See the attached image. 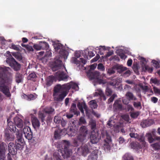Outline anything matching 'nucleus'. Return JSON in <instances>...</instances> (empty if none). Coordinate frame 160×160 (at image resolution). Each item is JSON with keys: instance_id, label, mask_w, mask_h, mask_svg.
Instances as JSON below:
<instances>
[{"instance_id": "f257e3e1", "label": "nucleus", "mask_w": 160, "mask_h": 160, "mask_svg": "<svg viewBox=\"0 0 160 160\" xmlns=\"http://www.w3.org/2000/svg\"><path fill=\"white\" fill-rule=\"evenodd\" d=\"M9 70V67H4L0 68V91L7 97H10L11 94L10 90L11 89L12 78L6 77V73Z\"/></svg>"}, {"instance_id": "f03ea898", "label": "nucleus", "mask_w": 160, "mask_h": 160, "mask_svg": "<svg viewBox=\"0 0 160 160\" xmlns=\"http://www.w3.org/2000/svg\"><path fill=\"white\" fill-rule=\"evenodd\" d=\"M78 88L76 84H70L68 83L62 85L58 84L54 88L53 96L55 101L61 102L68 94L67 92L71 88L76 89Z\"/></svg>"}, {"instance_id": "7ed1b4c3", "label": "nucleus", "mask_w": 160, "mask_h": 160, "mask_svg": "<svg viewBox=\"0 0 160 160\" xmlns=\"http://www.w3.org/2000/svg\"><path fill=\"white\" fill-rule=\"evenodd\" d=\"M6 62L15 71H17L20 69V64L18 63L11 55L7 58Z\"/></svg>"}, {"instance_id": "20e7f679", "label": "nucleus", "mask_w": 160, "mask_h": 160, "mask_svg": "<svg viewBox=\"0 0 160 160\" xmlns=\"http://www.w3.org/2000/svg\"><path fill=\"white\" fill-rule=\"evenodd\" d=\"M86 136L79 134L74 139L73 145L75 147H77L82 144L86 141Z\"/></svg>"}, {"instance_id": "39448f33", "label": "nucleus", "mask_w": 160, "mask_h": 160, "mask_svg": "<svg viewBox=\"0 0 160 160\" xmlns=\"http://www.w3.org/2000/svg\"><path fill=\"white\" fill-rule=\"evenodd\" d=\"M16 136L17 139L16 140V144H15L18 150H20L23 148L25 142L24 139L22 137L21 133L19 135H17Z\"/></svg>"}, {"instance_id": "423d86ee", "label": "nucleus", "mask_w": 160, "mask_h": 160, "mask_svg": "<svg viewBox=\"0 0 160 160\" xmlns=\"http://www.w3.org/2000/svg\"><path fill=\"white\" fill-rule=\"evenodd\" d=\"M100 138L98 132L93 130L90 137V142L92 144L97 143L99 142Z\"/></svg>"}, {"instance_id": "0eeeda50", "label": "nucleus", "mask_w": 160, "mask_h": 160, "mask_svg": "<svg viewBox=\"0 0 160 160\" xmlns=\"http://www.w3.org/2000/svg\"><path fill=\"white\" fill-rule=\"evenodd\" d=\"M8 126L9 128V129L11 132H13L14 133H16V135H19L21 133L20 132V130L17 129L16 128V125L12 122L11 121H9L8 119H7Z\"/></svg>"}, {"instance_id": "6e6552de", "label": "nucleus", "mask_w": 160, "mask_h": 160, "mask_svg": "<svg viewBox=\"0 0 160 160\" xmlns=\"http://www.w3.org/2000/svg\"><path fill=\"white\" fill-rule=\"evenodd\" d=\"M23 132L25 137L28 140H31L32 138V133L30 128L28 126H25Z\"/></svg>"}, {"instance_id": "1a4fd4ad", "label": "nucleus", "mask_w": 160, "mask_h": 160, "mask_svg": "<svg viewBox=\"0 0 160 160\" xmlns=\"http://www.w3.org/2000/svg\"><path fill=\"white\" fill-rule=\"evenodd\" d=\"M87 76L90 79H98L99 77L100 73L97 71L92 72L88 70L87 72Z\"/></svg>"}, {"instance_id": "9d476101", "label": "nucleus", "mask_w": 160, "mask_h": 160, "mask_svg": "<svg viewBox=\"0 0 160 160\" xmlns=\"http://www.w3.org/2000/svg\"><path fill=\"white\" fill-rule=\"evenodd\" d=\"M8 148L9 153L12 155H15L17 153V150L18 149L14 143L10 142L8 145Z\"/></svg>"}, {"instance_id": "9b49d317", "label": "nucleus", "mask_w": 160, "mask_h": 160, "mask_svg": "<svg viewBox=\"0 0 160 160\" xmlns=\"http://www.w3.org/2000/svg\"><path fill=\"white\" fill-rule=\"evenodd\" d=\"M55 76L59 81H66L68 76L63 72H57Z\"/></svg>"}, {"instance_id": "f8f14e48", "label": "nucleus", "mask_w": 160, "mask_h": 160, "mask_svg": "<svg viewBox=\"0 0 160 160\" xmlns=\"http://www.w3.org/2000/svg\"><path fill=\"white\" fill-rule=\"evenodd\" d=\"M131 147L139 152L142 148L145 147L144 143L141 144L137 142H132L130 143Z\"/></svg>"}, {"instance_id": "ddd939ff", "label": "nucleus", "mask_w": 160, "mask_h": 160, "mask_svg": "<svg viewBox=\"0 0 160 160\" xmlns=\"http://www.w3.org/2000/svg\"><path fill=\"white\" fill-rule=\"evenodd\" d=\"M15 124L17 127L20 128V130H21L24 126V122L22 120L18 117H16L14 118Z\"/></svg>"}, {"instance_id": "4468645a", "label": "nucleus", "mask_w": 160, "mask_h": 160, "mask_svg": "<svg viewBox=\"0 0 160 160\" xmlns=\"http://www.w3.org/2000/svg\"><path fill=\"white\" fill-rule=\"evenodd\" d=\"M54 64V67L57 69H59L62 66V62L59 56L56 57L55 58Z\"/></svg>"}, {"instance_id": "2eb2a0df", "label": "nucleus", "mask_w": 160, "mask_h": 160, "mask_svg": "<svg viewBox=\"0 0 160 160\" xmlns=\"http://www.w3.org/2000/svg\"><path fill=\"white\" fill-rule=\"evenodd\" d=\"M32 126L35 129L39 128L40 123L38 118L36 117H32L31 118Z\"/></svg>"}, {"instance_id": "dca6fc26", "label": "nucleus", "mask_w": 160, "mask_h": 160, "mask_svg": "<svg viewBox=\"0 0 160 160\" xmlns=\"http://www.w3.org/2000/svg\"><path fill=\"white\" fill-rule=\"evenodd\" d=\"M5 138L8 141H13L14 138V135L12 133H11L8 130L5 131Z\"/></svg>"}, {"instance_id": "f3484780", "label": "nucleus", "mask_w": 160, "mask_h": 160, "mask_svg": "<svg viewBox=\"0 0 160 160\" xmlns=\"http://www.w3.org/2000/svg\"><path fill=\"white\" fill-rule=\"evenodd\" d=\"M77 152H81L83 155L88 154L89 152L88 146L87 145L81 146L78 148Z\"/></svg>"}, {"instance_id": "a211bd4d", "label": "nucleus", "mask_w": 160, "mask_h": 160, "mask_svg": "<svg viewBox=\"0 0 160 160\" xmlns=\"http://www.w3.org/2000/svg\"><path fill=\"white\" fill-rule=\"evenodd\" d=\"M62 155L64 158H67L70 156L71 150L68 148H64L61 150Z\"/></svg>"}, {"instance_id": "6ab92c4d", "label": "nucleus", "mask_w": 160, "mask_h": 160, "mask_svg": "<svg viewBox=\"0 0 160 160\" xmlns=\"http://www.w3.org/2000/svg\"><path fill=\"white\" fill-rule=\"evenodd\" d=\"M24 78L23 75L22 74L19 72H17L15 76V80L16 82L18 83L22 82H23Z\"/></svg>"}, {"instance_id": "aec40b11", "label": "nucleus", "mask_w": 160, "mask_h": 160, "mask_svg": "<svg viewBox=\"0 0 160 160\" xmlns=\"http://www.w3.org/2000/svg\"><path fill=\"white\" fill-rule=\"evenodd\" d=\"M98 151L95 150L93 151L88 157V160H97L98 158Z\"/></svg>"}, {"instance_id": "412c9836", "label": "nucleus", "mask_w": 160, "mask_h": 160, "mask_svg": "<svg viewBox=\"0 0 160 160\" xmlns=\"http://www.w3.org/2000/svg\"><path fill=\"white\" fill-rule=\"evenodd\" d=\"M113 109L116 110H121L122 106L120 103V101L118 100H116L113 105Z\"/></svg>"}, {"instance_id": "4be33fe9", "label": "nucleus", "mask_w": 160, "mask_h": 160, "mask_svg": "<svg viewBox=\"0 0 160 160\" xmlns=\"http://www.w3.org/2000/svg\"><path fill=\"white\" fill-rule=\"evenodd\" d=\"M126 96L129 100H137V98L135 97L133 94L130 92H128L126 94Z\"/></svg>"}, {"instance_id": "5701e85b", "label": "nucleus", "mask_w": 160, "mask_h": 160, "mask_svg": "<svg viewBox=\"0 0 160 160\" xmlns=\"http://www.w3.org/2000/svg\"><path fill=\"white\" fill-rule=\"evenodd\" d=\"M55 50L56 52H58L59 50V52L62 50L63 45L61 43H56L53 45Z\"/></svg>"}, {"instance_id": "b1692460", "label": "nucleus", "mask_w": 160, "mask_h": 160, "mask_svg": "<svg viewBox=\"0 0 160 160\" xmlns=\"http://www.w3.org/2000/svg\"><path fill=\"white\" fill-rule=\"evenodd\" d=\"M79 132L80 134L85 135L86 136L88 134V130L86 126H82L80 128Z\"/></svg>"}, {"instance_id": "393cba45", "label": "nucleus", "mask_w": 160, "mask_h": 160, "mask_svg": "<svg viewBox=\"0 0 160 160\" xmlns=\"http://www.w3.org/2000/svg\"><path fill=\"white\" fill-rule=\"evenodd\" d=\"M54 79L53 76H49L46 79V84L48 86H50L52 83Z\"/></svg>"}, {"instance_id": "a878e982", "label": "nucleus", "mask_w": 160, "mask_h": 160, "mask_svg": "<svg viewBox=\"0 0 160 160\" xmlns=\"http://www.w3.org/2000/svg\"><path fill=\"white\" fill-rule=\"evenodd\" d=\"M41 49L48 50L49 48V45L48 43L45 42H40Z\"/></svg>"}, {"instance_id": "bb28decb", "label": "nucleus", "mask_w": 160, "mask_h": 160, "mask_svg": "<svg viewBox=\"0 0 160 160\" xmlns=\"http://www.w3.org/2000/svg\"><path fill=\"white\" fill-rule=\"evenodd\" d=\"M44 111L46 114H51L55 112V110L51 107H47L44 109Z\"/></svg>"}, {"instance_id": "cd10ccee", "label": "nucleus", "mask_w": 160, "mask_h": 160, "mask_svg": "<svg viewBox=\"0 0 160 160\" xmlns=\"http://www.w3.org/2000/svg\"><path fill=\"white\" fill-rule=\"evenodd\" d=\"M142 70L145 72H148L149 73H151L153 71V69L152 68L148 66L144 65L142 66Z\"/></svg>"}, {"instance_id": "c85d7f7f", "label": "nucleus", "mask_w": 160, "mask_h": 160, "mask_svg": "<svg viewBox=\"0 0 160 160\" xmlns=\"http://www.w3.org/2000/svg\"><path fill=\"white\" fill-rule=\"evenodd\" d=\"M46 117V113H45L40 112L38 114V118L40 119L42 125L45 124L44 121Z\"/></svg>"}, {"instance_id": "c756f323", "label": "nucleus", "mask_w": 160, "mask_h": 160, "mask_svg": "<svg viewBox=\"0 0 160 160\" xmlns=\"http://www.w3.org/2000/svg\"><path fill=\"white\" fill-rule=\"evenodd\" d=\"M115 68L118 70V72L121 73L127 69L126 67H124L122 65H116L115 66Z\"/></svg>"}, {"instance_id": "7c9ffc66", "label": "nucleus", "mask_w": 160, "mask_h": 160, "mask_svg": "<svg viewBox=\"0 0 160 160\" xmlns=\"http://www.w3.org/2000/svg\"><path fill=\"white\" fill-rule=\"evenodd\" d=\"M61 131L59 130H55L54 133V138L56 139H60L61 138Z\"/></svg>"}, {"instance_id": "2f4dec72", "label": "nucleus", "mask_w": 160, "mask_h": 160, "mask_svg": "<svg viewBox=\"0 0 160 160\" xmlns=\"http://www.w3.org/2000/svg\"><path fill=\"white\" fill-rule=\"evenodd\" d=\"M123 160H133V157L128 153H125L123 156Z\"/></svg>"}, {"instance_id": "473e14b6", "label": "nucleus", "mask_w": 160, "mask_h": 160, "mask_svg": "<svg viewBox=\"0 0 160 160\" xmlns=\"http://www.w3.org/2000/svg\"><path fill=\"white\" fill-rule=\"evenodd\" d=\"M37 76L35 72H32L30 74L28 77V79L29 80H32L33 81H35V79L37 78Z\"/></svg>"}, {"instance_id": "72a5a7b5", "label": "nucleus", "mask_w": 160, "mask_h": 160, "mask_svg": "<svg viewBox=\"0 0 160 160\" xmlns=\"http://www.w3.org/2000/svg\"><path fill=\"white\" fill-rule=\"evenodd\" d=\"M147 137L150 143H152L154 141V136H152L150 133L147 134Z\"/></svg>"}, {"instance_id": "f704fd0d", "label": "nucleus", "mask_w": 160, "mask_h": 160, "mask_svg": "<svg viewBox=\"0 0 160 160\" xmlns=\"http://www.w3.org/2000/svg\"><path fill=\"white\" fill-rule=\"evenodd\" d=\"M6 145L3 142L0 144V152H5Z\"/></svg>"}, {"instance_id": "c9c22d12", "label": "nucleus", "mask_w": 160, "mask_h": 160, "mask_svg": "<svg viewBox=\"0 0 160 160\" xmlns=\"http://www.w3.org/2000/svg\"><path fill=\"white\" fill-rule=\"evenodd\" d=\"M71 112L73 113L74 114H76L77 112L76 104L75 103H73L70 108Z\"/></svg>"}, {"instance_id": "e433bc0d", "label": "nucleus", "mask_w": 160, "mask_h": 160, "mask_svg": "<svg viewBox=\"0 0 160 160\" xmlns=\"http://www.w3.org/2000/svg\"><path fill=\"white\" fill-rule=\"evenodd\" d=\"M89 125H90L92 131H94L96 127V121L93 120H91L89 122Z\"/></svg>"}, {"instance_id": "4c0bfd02", "label": "nucleus", "mask_w": 160, "mask_h": 160, "mask_svg": "<svg viewBox=\"0 0 160 160\" xmlns=\"http://www.w3.org/2000/svg\"><path fill=\"white\" fill-rule=\"evenodd\" d=\"M112 79V80L109 82V84L111 85L112 86H115L118 82L119 79L118 78H113Z\"/></svg>"}, {"instance_id": "58836bf2", "label": "nucleus", "mask_w": 160, "mask_h": 160, "mask_svg": "<svg viewBox=\"0 0 160 160\" xmlns=\"http://www.w3.org/2000/svg\"><path fill=\"white\" fill-rule=\"evenodd\" d=\"M112 79V80L109 82V84L111 85L112 86H115L118 82L119 79L118 78H113Z\"/></svg>"}, {"instance_id": "ea45409f", "label": "nucleus", "mask_w": 160, "mask_h": 160, "mask_svg": "<svg viewBox=\"0 0 160 160\" xmlns=\"http://www.w3.org/2000/svg\"><path fill=\"white\" fill-rule=\"evenodd\" d=\"M65 59H67L68 55V52L65 50H62L59 52Z\"/></svg>"}, {"instance_id": "a19ab883", "label": "nucleus", "mask_w": 160, "mask_h": 160, "mask_svg": "<svg viewBox=\"0 0 160 160\" xmlns=\"http://www.w3.org/2000/svg\"><path fill=\"white\" fill-rule=\"evenodd\" d=\"M139 114L140 112L138 111L132 112H131L130 114V116L132 118H136L138 117L139 115Z\"/></svg>"}, {"instance_id": "79ce46f5", "label": "nucleus", "mask_w": 160, "mask_h": 160, "mask_svg": "<svg viewBox=\"0 0 160 160\" xmlns=\"http://www.w3.org/2000/svg\"><path fill=\"white\" fill-rule=\"evenodd\" d=\"M123 51L121 49L119 50L118 55L122 59H125L127 58V56L122 52Z\"/></svg>"}, {"instance_id": "37998d69", "label": "nucleus", "mask_w": 160, "mask_h": 160, "mask_svg": "<svg viewBox=\"0 0 160 160\" xmlns=\"http://www.w3.org/2000/svg\"><path fill=\"white\" fill-rule=\"evenodd\" d=\"M77 105L79 109H82V108H83L84 109H86L87 108V106L84 102H82L81 103L79 102L78 103Z\"/></svg>"}, {"instance_id": "c03bdc74", "label": "nucleus", "mask_w": 160, "mask_h": 160, "mask_svg": "<svg viewBox=\"0 0 160 160\" xmlns=\"http://www.w3.org/2000/svg\"><path fill=\"white\" fill-rule=\"evenodd\" d=\"M98 92L97 93H98V95L100 96V97L102 98L104 100H105L106 98L102 91L101 90H98Z\"/></svg>"}, {"instance_id": "a18cd8bd", "label": "nucleus", "mask_w": 160, "mask_h": 160, "mask_svg": "<svg viewBox=\"0 0 160 160\" xmlns=\"http://www.w3.org/2000/svg\"><path fill=\"white\" fill-rule=\"evenodd\" d=\"M62 142L64 145V148H69V147L70 145V142L69 141L63 140H62Z\"/></svg>"}, {"instance_id": "49530a36", "label": "nucleus", "mask_w": 160, "mask_h": 160, "mask_svg": "<svg viewBox=\"0 0 160 160\" xmlns=\"http://www.w3.org/2000/svg\"><path fill=\"white\" fill-rule=\"evenodd\" d=\"M62 119L58 116H55L54 119V121L56 123L59 124Z\"/></svg>"}, {"instance_id": "de8ad7c7", "label": "nucleus", "mask_w": 160, "mask_h": 160, "mask_svg": "<svg viewBox=\"0 0 160 160\" xmlns=\"http://www.w3.org/2000/svg\"><path fill=\"white\" fill-rule=\"evenodd\" d=\"M137 139H138L139 141H140V143L141 144L144 143V145H145V142L144 140V138L142 136H139L138 135V137H137Z\"/></svg>"}, {"instance_id": "09e8293b", "label": "nucleus", "mask_w": 160, "mask_h": 160, "mask_svg": "<svg viewBox=\"0 0 160 160\" xmlns=\"http://www.w3.org/2000/svg\"><path fill=\"white\" fill-rule=\"evenodd\" d=\"M152 146L156 150L160 149V145L158 143H156L152 144Z\"/></svg>"}, {"instance_id": "8fccbe9b", "label": "nucleus", "mask_w": 160, "mask_h": 160, "mask_svg": "<svg viewBox=\"0 0 160 160\" xmlns=\"http://www.w3.org/2000/svg\"><path fill=\"white\" fill-rule=\"evenodd\" d=\"M105 136L106 139L104 140V142H111V137L107 132H106Z\"/></svg>"}, {"instance_id": "3c124183", "label": "nucleus", "mask_w": 160, "mask_h": 160, "mask_svg": "<svg viewBox=\"0 0 160 160\" xmlns=\"http://www.w3.org/2000/svg\"><path fill=\"white\" fill-rule=\"evenodd\" d=\"M153 66L157 68H159L160 67V65L158 62L154 60H153L152 61Z\"/></svg>"}, {"instance_id": "603ef678", "label": "nucleus", "mask_w": 160, "mask_h": 160, "mask_svg": "<svg viewBox=\"0 0 160 160\" xmlns=\"http://www.w3.org/2000/svg\"><path fill=\"white\" fill-rule=\"evenodd\" d=\"M150 81L152 82V83L158 85L160 84L159 81L156 78L153 79L151 78Z\"/></svg>"}, {"instance_id": "864d4df0", "label": "nucleus", "mask_w": 160, "mask_h": 160, "mask_svg": "<svg viewBox=\"0 0 160 160\" xmlns=\"http://www.w3.org/2000/svg\"><path fill=\"white\" fill-rule=\"evenodd\" d=\"M133 105L134 107L135 108H138L139 107L141 108L142 107L141 103L140 102H133Z\"/></svg>"}, {"instance_id": "5fc2aeb1", "label": "nucleus", "mask_w": 160, "mask_h": 160, "mask_svg": "<svg viewBox=\"0 0 160 160\" xmlns=\"http://www.w3.org/2000/svg\"><path fill=\"white\" fill-rule=\"evenodd\" d=\"M115 67H112V68H109L108 69V73L109 75H111L112 74H113L115 73Z\"/></svg>"}, {"instance_id": "6e6d98bb", "label": "nucleus", "mask_w": 160, "mask_h": 160, "mask_svg": "<svg viewBox=\"0 0 160 160\" xmlns=\"http://www.w3.org/2000/svg\"><path fill=\"white\" fill-rule=\"evenodd\" d=\"M86 123V122L83 117H81L79 120V124H85Z\"/></svg>"}, {"instance_id": "4d7b16f0", "label": "nucleus", "mask_w": 160, "mask_h": 160, "mask_svg": "<svg viewBox=\"0 0 160 160\" xmlns=\"http://www.w3.org/2000/svg\"><path fill=\"white\" fill-rule=\"evenodd\" d=\"M112 91L111 89L108 88H106V94L107 96H110L112 93Z\"/></svg>"}, {"instance_id": "13d9d810", "label": "nucleus", "mask_w": 160, "mask_h": 160, "mask_svg": "<svg viewBox=\"0 0 160 160\" xmlns=\"http://www.w3.org/2000/svg\"><path fill=\"white\" fill-rule=\"evenodd\" d=\"M33 47L34 49L37 50H41L40 42L38 44H34L33 46Z\"/></svg>"}, {"instance_id": "bf43d9fd", "label": "nucleus", "mask_w": 160, "mask_h": 160, "mask_svg": "<svg viewBox=\"0 0 160 160\" xmlns=\"http://www.w3.org/2000/svg\"><path fill=\"white\" fill-rule=\"evenodd\" d=\"M98 68L101 71H103L105 70V68L103 65L101 63H99L98 66Z\"/></svg>"}, {"instance_id": "052dcab7", "label": "nucleus", "mask_w": 160, "mask_h": 160, "mask_svg": "<svg viewBox=\"0 0 160 160\" xmlns=\"http://www.w3.org/2000/svg\"><path fill=\"white\" fill-rule=\"evenodd\" d=\"M116 96H117V95L116 94H113L111 97L108 99V102H109L110 103L112 102H113V101L115 98Z\"/></svg>"}, {"instance_id": "680f3d73", "label": "nucleus", "mask_w": 160, "mask_h": 160, "mask_svg": "<svg viewBox=\"0 0 160 160\" xmlns=\"http://www.w3.org/2000/svg\"><path fill=\"white\" fill-rule=\"evenodd\" d=\"M35 99V96L34 95L30 94L28 95V101H31Z\"/></svg>"}, {"instance_id": "e2e57ef3", "label": "nucleus", "mask_w": 160, "mask_h": 160, "mask_svg": "<svg viewBox=\"0 0 160 160\" xmlns=\"http://www.w3.org/2000/svg\"><path fill=\"white\" fill-rule=\"evenodd\" d=\"M5 152H0V160H5Z\"/></svg>"}, {"instance_id": "0e129e2a", "label": "nucleus", "mask_w": 160, "mask_h": 160, "mask_svg": "<svg viewBox=\"0 0 160 160\" xmlns=\"http://www.w3.org/2000/svg\"><path fill=\"white\" fill-rule=\"evenodd\" d=\"M105 142V143L104 144V148L108 150H109L110 149V142Z\"/></svg>"}, {"instance_id": "69168bd1", "label": "nucleus", "mask_w": 160, "mask_h": 160, "mask_svg": "<svg viewBox=\"0 0 160 160\" xmlns=\"http://www.w3.org/2000/svg\"><path fill=\"white\" fill-rule=\"evenodd\" d=\"M130 137L132 138H137L138 137V134L137 133H130L129 134Z\"/></svg>"}, {"instance_id": "338daca9", "label": "nucleus", "mask_w": 160, "mask_h": 160, "mask_svg": "<svg viewBox=\"0 0 160 160\" xmlns=\"http://www.w3.org/2000/svg\"><path fill=\"white\" fill-rule=\"evenodd\" d=\"M11 48L12 49L16 50H18L19 49V46L15 45L13 44H12Z\"/></svg>"}, {"instance_id": "774afa93", "label": "nucleus", "mask_w": 160, "mask_h": 160, "mask_svg": "<svg viewBox=\"0 0 160 160\" xmlns=\"http://www.w3.org/2000/svg\"><path fill=\"white\" fill-rule=\"evenodd\" d=\"M66 123L67 122L65 120H64L63 118H62L60 123L61 124V126L63 127H64L66 126Z\"/></svg>"}]
</instances>
